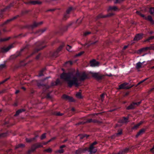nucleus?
I'll use <instances>...</instances> for the list:
<instances>
[{"label":"nucleus","mask_w":154,"mask_h":154,"mask_svg":"<svg viewBox=\"0 0 154 154\" xmlns=\"http://www.w3.org/2000/svg\"><path fill=\"white\" fill-rule=\"evenodd\" d=\"M87 77V75L85 73L80 75L79 72H63L60 76V78L66 82L70 87L74 85L78 87L80 84L79 82L85 80Z\"/></svg>","instance_id":"1"},{"label":"nucleus","mask_w":154,"mask_h":154,"mask_svg":"<svg viewBox=\"0 0 154 154\" xmlns=\"http://www.w3.org/2000/svg\"><path fill=\"white\" fill-rule=\"evenodd\" d=\"M91 73L93 77L98 80L101 79L104 76H108L109 77L112 76V75L111 73H109V74H105L104 75H103L100 74L99 72H92Z\"/></svg>","instance_id":"2"},{"label":"nucleus","mask_w":154,"mask_h":154,"mask_svg":"<svg viewBox=\"0 0 154 154\" xmlns=\"http://www.w3.org/2000/svg\"><path fill=\"white\" fill-rule=\"evenodd\" d=\"M97 144V142H94L93 143H92L91 145H90L89 148V152L91 153H95L97 151V149H94V150L93 151L92 149L93 148L94 145H96Z\"/></svg>","instance_id":"3"},{"label":"nucleus","mask_w":154,"mask_h":154,"mask_svg":"<svg viewBox=\"0 0 154 154\" xmlns=\"http://www.w3.org/2000/svg\"><path fill=\"white\" fill-rule=\"evenodd\" d=\"M144 62L145 61H143L142 63L139 62L136 64L135 68L138 71H140V68L144 67V66L143 65V64L144 63Z\"/></svg>","instance_id":"4"},{"label":"nucleus","mask_w":154,"mask_h":154,"mask_svg":"<svg viewBox=\"0 0 154 154\" xmlns=\"http://www.w3.org/2000/svg\"><path fill=\"white\" fill-rule=\"evenodd\" d=\"M13 47V45H11L7 47H3L1 49L0 51L2 52H6Z\"/></svg>","instance_id":"5"},{"label":"nucleus","mask_w":154,"mask_h":154,"mask_svg":"<svg viewBox=\"0 0 154 154\" xmlns=\"http://www.w3.org/2000/svg\"><path fill=\"white\" fill-rule=\"evenodd\" d=\"M130 88L131 87L128 85V84L125 83L119 85V89H128Z\"/></svg>","instance_id":"6"},{"label":"nucleus","mask_w":154,"mask_h":154,"mask_svg":"<svg viewBox=\"0 0 154 154\" xmlns=\"http://www.w3.org/2000/svg\"><path fill=\"white\" fill-rule=\"evenodd\" d=\"M99 65V62L94 60L90 62V66L92 67L98 66Z\"/></svg>","instance_id":"7"},{"label":"nucleus","mask_w":154,"mask_h":154,"mask_svg":"<svg viewBox=\"0 0 154 154\" xmlns=\"http://www.w3.org/2000/svg\"><path fill=\"white\" fill-rule=\"evenodd\" d=\"M42 146V145L40 143H37L33 145L32 147V151H33L36 149Z\"/></svg>","instance_id":"8"},{"label":"nucleus","mask_w":154,"mask_h":154,"mask_svg":"<svg viewBox=\"0 0 154 154\" xmlns=\"http://www.w3.org/2000/svg\"><path fill=\"white\" fill-rule=\"evenodd\" d=\"M62 98L64 99L68 100L69 102H73L74 101V100L72 97L65 95H63Z\"/></svg>","instance_id":"9"},{"label":"nucleus","mask_w":154,"mask_h":154,"mask_svg":"<svg viewBox=\"0 0 154 154\" xmlns=\"http://www.w3.org/2000/svg\"><path fill=\"white\" fill-rule=\"evenodd\" d=\"M26 3L27 4H32L35 5L36 4H40L41 3V2L37 1H30L29 2H26Z\"/></svg>","instance_id":"10"},{"label":"nucleus","mask_w":154,"mask_h":154,"mask_svg":"<svg viewBox=\"0 0 154 154\" xmlns=\"http://www.w3.org/2000/svg\"><path fill=\"white\" fill-rule=\"evenodd\" d=\"M145 20L149 21L152 24H154V20H153L151 16L148 15L147 17L145 18Z\"/></svg>","instance_id":"11"},{"label":"nucleus","mask_w":154,"mask_h":154,"mask_svg":"<svg viewBox=\"0 0 154 154\" xmlns=\"http://www.w3.org/2000/svg\"><path fill=\"white\" fill-rule=\"evenodd\" d=\"M87 148H85V149H79L77 150L75 152L76 154H81L82 152H84L85 151L87 150Z\"/></svg>","instance_id":"12"},{"label":"nucleus","mask_w":154,"mask_h":154,"mask_svg":"<svg viewBox=\"0 0 154 154\" xmlns=\"http://www.w3.org/2000/svg\"><path fill=\"white\" fill-rule=\"evenodd\" d=\"M142 34H138L134 38V40L135 41H137L140 39L142 37Z\"/></svg>","instance_id":"13"},{"label":"nucleus","mask_w":154,"mask_h":154,"mask_svg":"<svg viewBox=\"0 0 154 154\" xmlns=\"http://www.w3.org/2000/svg\"><path fill=\"white\" fill-rule=\"evenodd\" d=\"M150 49V48L149 47H145L144 48H142L138 51V53H140L142 52H145L148 49Z\"/></svg>","instance_id":"14"},{"label":"nucleus","mask_w":154,"mask_h":154,"mask_svg":"<svg viewBox=\"0 0 154 154\" xmlns=\"http://www.w3.org/2000/svg\"><path fill=\"white\" fill-rule=\"evenodd\" d=\"M42 22H41L39 23H36L35 22L33 23L32 25L31 26V28H33L34 27H36L39 25H41L42 24Z\"/></svg>","instance_id":"15"},{"label":"nucleus","mask_w":154,"mask_h":154,"mask_svg":"<svg viewBox=\"0 0 154 154\" xmlns=\"http://www.w3.org/2000/svg\"><path fill=\"white\" fill-rule=\"evenodd\" d=\"M118 9L117 8L116 6H110L108 9V10H112L114 11H116Z\"/></svg>","instance_id":"16"},{"label":"nucleus","mask_w":154,"mask_h":154,"mask_svg":"<svg viewBox=\"0 0 154 154\" xmlns=\"http://www.w3.org/2000/svg\"><path fill=\"white\" fill-rule=\"evenodd\" d=\"M128 118L124 117L123 119L121 120V122L122 123H126L128 122Z\"/></svg>","instance_id":"17"},{"label":"nucleus","mask_w":154,"mask_h":154,"mask_svg":"<svg viewBox=\"0 0 154 154\" xmlns=\"http://www.w3.org/2000/svg\"><path fill=\"white\" fill-rule=\"evenodd\" d=\"M64 152V150L62 148H60L59 150H57L55 151L56 153L61 154L63 153Z\"/></svg>","instance_id":"18"},{"label":"nucleus","mask_w":154,"mask_h":154,"mask_svg":"<svg viewBox=\"0 0 154 154\" xmlns=\"http://www.w3.org/2000/svg\"><path fill=\"white\" fill-rule=\"evenodd\" d=\"M135 107L133 103L131 104L130 106L127 107V109H130L134 108Z\"/></svg>","instance_id":"19"},{"label":"nucleus","mask_w":154,"mask_h":154,"mask_svg":"<svg viewBox=\"0 0 154 154\" xmlns=\"http://www.w3.org/2000/svg\"><path fill=\"white\" fill-rule=\"evenodd\" d=\"M76 97L78 98L81 99L82 98V97L81 95V93L80 92L77 93L76 95Z\"/></svg>","instance_id":"20"},{"label":"nucleus","mask_w":154,"mask_h":154,"mask_svg":"<svg viewBox=\"0 0 154 154\" xmlns=\"http://www.w3.org/2000/svg\"><path fill=\"white\" fill-rule=\"evenodd\" d=\"M122 130H121L118 133H116V134H114L113 136L114 137V138L117 137H118L119 135H121L122 134Z\"/></svg>","instance_id":"21"},{"label":"nucleus","mask_w":154,"mask_h":154,"mask_svg":"<svg viewBox=\"0 0 154 154\" xmlns=\"http://www.w3.org/2000/svg\"><path fill=\"white\" fill-rule=\"evenodd\" d=\"M6 67V66L5 63L0 65V70L5 68Z\"/></svg>","instance_id":"22"},{"label":"nucleus","mask_w":154,"mask_h":154,"mask_svg":"<svg viewBox=\"0 0 154 154\" xmlns=\"http://www.w3.org/2000/svg\"><path fill=\"white\" fill-rule=\"evenodd\" d=\"M144 132V130L143 129H142L140 130L136 135V137H138L141 134L143 133Z\"/></svg>","instance_id":"23"},{"label":"nucleus","mask_w":154,"mask_h":154,"mask_svg":"<svg viewBox=\"0 0 154 154\" xmlns=\"http://www.w3.org/2000/svg\"><path fill=\"white\" fill-rule=\"evenodd\" d=\"M24 145L23 144H18L15 147V149H17V148H22L24 147Z\"/></svg>","instance_id":"24"},{"label":"nucleus","mask_w":154,"mask_h":154,"mask_svg":"<svg viewBox=\"0 0 154 154\" xmlns=\"http://www.w3.org/2000/svg\"><path fill=\"white\" fill-rule=\"evenodd\" d=\"M24 111V110L23 109H20L17 111L16 112V114H15V116H17L21 112H22Z\"/></svg>","instance_id":"25"},{"label":"nucleus","mask_w":154,"mask_h":154,"mask_svg":"<svg viewBox=\"0 0 154 154\" xmlns=\"http://www.w3.org/2000/svg\"><path fill=\"white\" fill-rule=\"evenodd\" d=\"M44 152H47L50 153V152H51L52 151V149L50 148H48L47 149H45L44 150Z\"/></svg>","instance_id":"26"},{"label":"nucleus","mask_w":154,"mask_h":154,"mask_svg":"<svg viewBox=\"0 0 154 154\" xmlns=\"http://www.w3.org/2000/svg\"><path fill=\"white\" fill-rule=\"evenodd\" d=\"M149 12L151 14H154V8H151L149 9Z\"/></svg>","instance_id":"27"},{"label":"nucleus","mask_w":154,"mask_h":154,"mask_svg":"<svg viewBox=\"0 0 154 154\" xmlns=\"http://www.w3.org/2000/svg\"><path fill=\"white\" fill-rule=\"evenodd\" d=\"M16 18V17H14L13 18L9 20H7V21H5L4 23V24H7L8 22H9L10 21H11V20H13L14 19Z\"/></svg>","instance_id":"28"},{"label":"nucleus","mask_w":154,"mask_h":154,"mask_svg":"<svg viewBox=\"0 0 154 154\" xmlns=\"http://www.w3.org/2000/svg\"><path fill=\"white\" fill-rule=\"evenodd\" d=\"M91 33V32H88V31L85 32L84 33L83 35L85 36H86L89 35V34H90Z\"/></svg>","instance_id":"29"},{"label":"nucleus","mask_w":154,"mask_h":154,"mask_svg":"<svg viewBox=\"0 0 154 154\" xmlns=\"http://www.w3.org/2000/svg\"><path fill=\"white\" fill-rule=\"evenodd\" d=\"M125 0H116L114 2L115 4L120 3L124 1Z\"/></svg>","instance_id":"30"},{"label":"nucleus","mask_w":154,"mask_h":154,"mask_svg":"<svg viewBox=\"0 0 154 154\" xmlns=\"http://www.w3.org/2000/svg\"><path fill=\"white\" fill-rule=\"evenodd\" d=\"M141 124V123H138V124H137V125H135L133 128V129H135V128H137L140 125V124Z\"/></svg>","instance_id":"31"},{"label":"nucleus","mask_w":154,"mask_h":154,"mask_svg":"<svg viewBox=\"0 0 154 154\" xmlns=\"http://www.w3.org/2000/svg\"><path fill=\"white\" fill-rule=\"evenodd\" d=\"M46 137V133H44L42 135L41 137V139L43 140Z\"/></svg>","instance_id":"32"},{"label":"nucleus","mask_w":154,"mask_h":154,"mask_svg":"<svg viewBox=\"0 0 154 154\" xmlns=\"http://www.w3.org/2000/svg\"><path fill=\"white\" fill-rule=\"evenodd\" d=\"M35 138H33V139H28V138H26V142H29L32 141L33 140H34Z\"/></svg>","instance_id":"33"},{"label":"nucleus","mask_w":154,"mask_h":154,"mask_svg":"<svg viewBox=\"0 0 154 154\" xmlns=\"http://www.w3.org/2000/svg\"><path fill=\"white\" fill-rule=\"evenodd\" d=\"M66 48L67 50H68V51H71V46L69 45H67Z\"/></svg>","instance_id":"34"},{"label":"nucleus","mask_w":154,"mask_h":154,"mask_svg":"<svg viewBox=\"0 0 154 154\" xmlns=\"http://www.w3.org/2000/svg\"><path fill=\"white\" fill-rule=\"evenodd\" d=\"M72 7L69 8L67 11H66V13L67 14H69L70 11L72 10Z\"/></svg>","instance_id":"35"},{"label":"nucleus","mask_w":154,"mask_h":154,"mask_svg":"<svg viewBox=\"0 0 154 154\" xmlns=\"http://www.w3.org/2000/svg\"><path fill=\"white\" fill-rule=\"evenodd\" d=\"M104 94H103L101 95V100L102 101H103V100H104Z\"/></svg>","instance_id":"36"},{"label":"nucleus","mask_w":154,"mask_h":154,"mask_svg":"<svg viewBox=\"0 0 154 154\" xmlns=\"http://www.w3.org/2000/svg\"><path fill=\"white\" fill-rule=\"evenodd\" d=\"M7 136V134L6 133H3L1 134H0V137H5Z\"/></svg>","instance_id":"37"},{"label":"nucleus","mask_w":154,"mask_h":154,"mask_svg":"<svg viewBox=\"0 0 154 154\" xmlns=\"http://www.w3.org/2000/svg\"><path fill=\"white\" fill-rule=\"evenodd\" d=\"M153 39H154V36H152L149 37L147 39V40L148 41H149L150 40Z\"/></svg>","instance_id":"38"},{"label":"nucleus","mask_w":154,"mask_h":154,"mask_svg":"<svg viewBox=\"0 0 154 154\" xmlns=\"http://www.w3.org/2000/svg\"><path fill=\"white\" fill-rule=\"evenodd\" d=\"M9 79H10V78L9 77V78H8L5 79L4 80H3L2 82H1V83H2V84L4 83V82H6V81H7Z\"/></svg>","instance_id":"39"},{"label":"nucleus","mask_w":154,"mask_h":154,"mask_svg":"<svg viewBox=\"0 0 154 154\" xmlns=\"http://www.w3.org/2000/svg\"><path fill=\"white\" fill-rule=\"evenodd\" d=\"M62 48L63 46H61L60 47H59L57 50V51L58 52H59V51H60L62 49Z\"/></svg>","instance_id":"40"},{"label":"nucleus","mask_w":154,"mask_h":154,"mask_svg":"<svg viewBox=\"0 0 154 154\" xmlns=\"http://www.w3.org/2000/svg\"><path fill=\"white\" fill-rule=\"evenodd\" d=\"M83 53H84L83 52H81L80 53L77 54H76V56L77 57V56H80L82 54H83Z\"/></svg>","instance_id":"41"},{"label":"nucleus","mask_w":154,"mask_h":154,"mask_svg":"<svg viewBox=\"0 0 154 154\" xmlns=\"http://www.w3.org/2000/svg\"><path fill=\"white\" fill-rule=\"evenodd\" d=\"M139 15L141 17H143L145 20V18H146V17H145V15L144 14H142L141 13L139 14Z\"/></svg>","instance_id":"42"},{"label":"nucleus","mask_w":154,"mask_h":154,"mask_svg":"<svg viewBox=\"0 0 154 154\" xmlns=\"http://www.w3.org/2000/svg\"><path fill=\"white\" fill-rule=\"evenodd\" d=\"M42 71H41L40 72V73H39V74L38 75V77H40L43 75V73H42Z\"/></svg>","instance_id":"43"},{"label":"nucleus","mask_w":154,"mask_h":154,"mask_svg":"<svg viewBox=\"0 0 154 154\" xmlns=\"http://www.w3.org/2000/svg\"><path fill=\"white\" fill-rule=\"evenodd\" d=\"M150 151L153 153H154V146L153 148L150 149Z\"/></svg>","instance_id":"44"},{"label":"nucleus","mask_w":154,"mask_h":154,"mask_svg":"<svg viewBox=\"0 0 154 154\" xmlns=\"http://www.w3.org/2000/svg\"><path fill=\"white\" fill-rule=\"evenodd\" d=\"M56 115L57 116H61L62 115V114L60 113V112H58L56 114Z\"/></svg>","instance_id":"45"},{"label":"nucleus","mask_w":154,"mask_h":154,"mask_svg":"<svg viewBox=\"0 0 154 154\" xmlns=\"http://www.w3.org/2000/svg\"><path fill=\"white\" fill-rule=\"evenodd\" d=\"M108 16V15H106V16H100V15L99 16V17H101V18H103V17H107Z\"/></svg>","instance_id":"46"},{"label":"nucleus","mask_w":154,"mask_h":154,"mask_svg":"<svg viewBox=\"0 0 154 154\" xmlns=\"http://www.w3.org/2000/svg\"><path fill=\"white\" fill-rule=\"evenodd\" d=\"M65 145H63L60 146V148H63L65 147Z\"/></svg>","instance_id":"47"},{"label":"nucleus","mask_w":154,"mask_h":154,"mask_svg":"<svg viewBox=\"0 0 154 154\" xmlns=\"http://www.w3.org/2000/svg\"><path fill=\"white\" fill-rule=\"evenodd\" d=\"M88 137V136H87L86 135H84L82 137H81V138L82 139V138L83 137Z\"/></svg>","instance_id":"48"},{"label":"nucleus","mask_w":154,"mask_h":154,"mask_svg":"<svg viewBox=\"0 0 154 154\" xmlns=\"http://www.w3.org/2000/svg\"><path fill=\"white\" fill-rule=\"evenodd\" d=\"M92 121V120L91 119H90L88 120L87 121V122H91Z\"/></svg>","instance_id":"49"},{"label":"nucleus","mask_w":154,"mask_h":154,"mask_svg":"<svg viewBox=\"0 0 154 154\" xmlns=\"http://www.w3.org/2000/svg\"><path fill=\"white\" fill-rule=\"evenodd\" d=\"M66 63H69L70 65L72 64V62L70 61H69L66 62Z\"/></svg>","instance_id":"50"},{"label":"nucleus","mask_w":154,"mask_h":154,"mask_svg":"<svg viewBox=\"0 0 154 154\" xmlns=\"http://www.w3.org/2000/svg\"><path fill=\"white\" fill-rule=\"evenodd\" d=\"M9 39V38H7V39H2L1 40V41H6L8 40Z\"/></svg>","instance_id":"51"},{"label":"nucleus","mask_w":154,"mask_h":154,"mask_svg":"<svg viewBox=\"0 0 154 154\" xmlns=\"http://www.w3.org/2000/svg\"><path fill=\"white\" fill-rule=\"evenodd\" d=\"M60 82V81L59 79H57L56 80V84H57L58 82Z\"/></svg>","instance_id":"52"},{"label":"nucleus","mask_w":154,"mask_h":154,"mask_svg":"<svg viewBox=\"0 0 154 154\" xmlns=\"http://www.w3.org/2000/svg\"><path fill=\"white\" fill-rule=\"evenodd\" d=\"M127 47H128V46H127V45L125 46H124V47L123 48V49H126Z\"/></svg>","instance_id":"53"},{"label":"nucleus","mask_w":154,"mask_h":154,"mask_svg":"<svg viewBox=\"0 0 154 154\" xmlns=\"http://www.w3.org/2000/svg\"><path fill=\"white\" fill-rule=\"evenodd\" d=\"M19 92V91L18 90H16L15 91L16 94H17Z\"/></svg>","instance_id":"54"},{"label":"nucleus","mask_w":154,"mask_h":154,"mask_svg":"<svg viewBox=\"0 0 154 154\" xmlns=\"http://www.w3.org/2000/svg\"><path fill=\"white\" fill-rule=\"evenodd\" d=\"M143 82V80H142V81L140 82L138 84V85H139L140 84L143 83V82Z\"/></svg>","instance_id":"55"},{"label":"nucleus","mask_w":154,"mask_h":154,"mask_svg":"<svg viewBox=\"0 0 154 154\" xmlns=\"http://www.w3.org/2000/svg\"><path fill=\"white\" fill-rule=\"evenodd\" d=\"M133 103L134 104V105H136L137 106H138V105H137V103Z\"/></svg>","instance_id":"56"},{"label":"nucleus","mask_w":154,"mask_h":154,"mask_svg":"<svg viewBox=\"0 0 154 154\" xmlns=\"http://www.w3.org/2000/svg\"><path fill=\"white\" fill-rule=\"evenodd\" d=\"M136 13L137 14H139H139H141V13H140V12H139V11H136Z\"/></svg>","instance_id":"57"},{"label":"nucleus","mask_w":154,"mask_h":154,"mask_svg":"<svg viewBox=\"0 0 154 154\" xmlns=\"http://www.w3.org/2000/svg\"><path fill=\"white\" fill-rule=\"evenodd\" d=\"M137 105H139L141 103V101H139V102H137Z\"/></svg>","instance_id":"58"},{"label":"nucleus","mask_w":154,"mask_h":154,"mask_svg":"<svg viewBox=\"0 0 154 154\" xmlns=\"http://www.w3.org/2000/svg\"><path fill=\"white\" fill-rule=\"evenodd\" d=\"M148 79V78H146V79H144V80H143V82H144L146 80Z\"/></svg>","instance_id":"59"},{"label":"nucleus","mask_w":154,"mask_h":154,"mask_svg":"<svg viewBox=\"0 0 154 154\" xmlns=\"http://www.w3.org/2000/svg\"><path fill=\"white\" fill-rule=\"evenodd\" d=\"M71 110L72 111H73L75 110V109L74 108H72Z\"/></svg>","instance_id":"60"},{"label":"nucleus","mask_w":154,"mask_h":154,"mask_svg":"<svg viewBox=\"0 0 154 154\" xmlns=\"http://www.w3.org/2000/svg\"><path fill=\"white\" fill-rule=\"evenodd\" d=\"M22 88L24 90H25V88L24 87H22Z\"/></svg>","instance_id":"61"},{"label":"nucleus","mask_w":154,"mask_h":154,"mask_svg":"<svg viewBox=\"0 0 154 154\" xmlns=\"http://www.w3.org/2000/svg\"><path fill=\"white\" fill-rule=\"evenodd\" d=\"M2 17V14H0V18H1Z\"/></svg>","instance_id":"62"},{"label":"nucleus","mask_w":154,"mask_h":154,"mask_svg":"<svg viewBox=\"0 0 154 154\" xmlns=\"http://www.w3.org/2000/svg\"><path fill=\"white\" fill-rule=\"evenodd\" d=\"M36 58L37 59H38L39 58V57L38 56H37L36 57Z\"/></svg>","instance_id":"63"},{"label":"nucleus","mask_w":154,"mask_h":154,"mask_svg":"<svg viewBox=\"0 0 154 154\" xmlns=\"http://www.w3.org/2000/svg\"><path fill=\"white\" fill-rule=\"evenodd\" d=\"M152 69H154V66H152Z\"/></svg>","instance_id":"64"}]
</instances>
